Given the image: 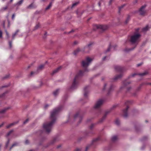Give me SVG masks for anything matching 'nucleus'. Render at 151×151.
<instances>
[{
	"label": "nucleus",
	"mask_w": 151,
	"mask_h": 151,
	"mask_svg": "<svg viewBox=\"0 0 151 151\" xmlns=\"http://www.w3.org/2000/svg\"><path fill=\"white\" fill-rule=\"evenodd\" d=\"M62 108L63 106H60L54 109L51 112L49 121L45 122L43 126L44 129L47 133H49L51 131L52 127L56 122L57 114Z\"/></svg>",
	"instance_id": "1"
},
{
	"label": "nucleus",
	"mask_w": 151,
	"mask_h": 151,
	"mask_svg": "<svg viewBox=\"0 0 151 151\" xmlns=\"http://www.w3.org/2000/svg\"><path fill=\"white\" fill-rule=\"evenodd\" d=\"M83 71L80 70L76 75L72 82V85L70 87V90H73L78 87L79 84L78 78L79 76L83 74Z\"/></svg>",
	"instance_id": "2"
},
{
	"label": "nucleus",
	"mask_w": 151,
	"mask_h": 151,
	"mask_svg": "<svg viewBox=\"0 0 151 151\" xmlns=\"http://www.w3.org/2000/svg\"><path fill=\"white\" fill-rule=\"evenodd\" d=\"M92 43H90L87 45L86 46L83 48H77L74 52V54L76 55L77 52H89L91 49Z\"/></svg>",
	"instance_id": "3"
},
{
	"label": "nucleus",
	"mask_w": 151,
	"mask_h": 151,
	"mask_svg": "<svg viewBox=\"0 0 151 151\" xmlns=\"http://www.w3.org/2000/svg\"><path fill=\"white\" fill-rule=\"evenodd\" d=\"M93 58L89 57H86L82 62V65L83 67L85 68L87 67L93 60Z\"/></svg>",
	"instance_id": "4"
},
{
	"label": "nucleus",
	"mask_w": 151,
	"mask_h": 151,
	"mask_svg": "<svg viewBox=\"0 0 151 151\" xmlns=\"http://www.w3.org/2000/svg\"><path fill=\"white\" fill-rule=\"evenodd\" d=\"M141 35L139 33L134 34L131 37L130 41L132 43H138L140 40Z\"/></svg>",
	"instance_id": "5"
},
{
	"label": "nucleus",
	"mask_w": 151,
	"mask_h": 151,
	"mask_svg": "<svg viewBox=\"0 0 151 151\" xmlns=\"http://www.w3.org/2000/svg\"><path fill=\"white\" fill-rule=\"evenodd\" d=\"M104 101L102 99H100L96 103L94 106V108L95 109L99 108L102 105Z\"/></svg>",
	"instance_id": "6"
},
{
	"label": "nucleus",
	"mask_w": 151,
	"mask_h": 151,
	"mask_svg": "<svg viewBox=\"0 0 151 151\" xmlns=\"http://www.w3.org/2000/svg\"><path fill=\"white\" fill-rule=\"evenodd\" d=\"M130 103V102L129 101H127L125 102V104L127 106V107L125 109H124L123 111V115L124 117H126L128 116L127 110L129 108V107L127 106L128 104Z\"/></svg>",
	"instance_id": "7"
},
{
	"label": "nucleus",
	"mask_w": 151,
	"mask_h": 151,
	"mask_svg": "<svg viewBox=\"0 0 151 151\" xmlns=\"http://www.w3.org/2000/svg\"><path fill=\"white\" fill-rule=\"evenodd\" d=\"M145 6H143L140 9L139 12L141 15H144L145 14L146 12V11L145 9Z\"/></svg>",
	"instance_id": "8"
},
{
	"label": "nucleus",
	"mask_w": 151,
	"mask_h": 151,
	"mask_svg": "<svg viewBox=\"0 0 151 151\" xmlns=\"http://www.w3.org/2000/svg\"><path fill=\"white\" fill-rule=\"evenodd\" d=\"M96 27L97 29H100L103 30H105L108 28V26L106 25H96Z\"/></svg>",
	"instance_id": "9"
},
{
	"label": "nucleus",
	"mask_w": 151,
	"mask_h": 151,
	"mask_svg": "<svg viewBox=\"0 0 151 151\" xmlns=\"http://www.w3.org/2000/svg\"><path fill=\"white\" fill-rule=\"evenodd\" d=\"M109 112V111H106L105 112L103 116L102 117L101 119H100L99 120V123L102 122L105 120L106 118L107 115L108 114Z\"/></svg>",
	"instance_id": "10"
},
{
	"label": "nucleus",
	"mask_w": 151,
	"mask_h": 151,
	"mask_svg": "<svg viewBox=\"0 0 151 151\" xmlns=\"http://www.w3.org/2000/svg\"><path fill=\"white\" fill-rule=\"evenodd\" d=\"M89 86H87L85 87L84 88V96L87 97L88 96V94L89 92Z\"/></svg>",
	"instance_id": "11"
},
{
	"label": "nucleus",
	"mask_w": 151,
	"mask_h": 151,
	"mask_svg": "<svg viewBox=\"0 0 151 151\" xmlns=\"http://www.w3.org/2000/svg\"><path fill=\"white\" fill-rule=\"evenodd\" d=\"M115 70L118 72H121L123 70V68L119 66H116L115 67Z\"/></svg>",
	"instance_id": "12"
},
{
	"label": "nucleus",
	"mask_w": 151,
	"mask_h": 151,
	"mask_svg": "<svg viewBox=\"0 0 151 151\" xmlns=\"http://www.w3.org/2000/svg\"><path fill=\"white\" fill-rule=\"evenodd\" d=\"M60 89H57L55 91L53 92V94L54 96H56L57 95H58L60 92Z\"/></svg>",
	"instance_id": "13"
},
{
	"label": "nucleus",
	"mask_w": 151,
	"mask_h": 151,
	"mask_svg": "<svg viewBox=\"0 0 151 151\" xmlns=\"http://www.w3.org/2000/svg\"><path fill=\"white\" fill-rule=\"evenodd\" d=\"M9 108V107H7L1 110H0V113L4 114Z\"/></svg>",
	"instance_id": "14"
},
{
	"label": "nucleus",
	"mask_w": 151,
	"mask_h": 151,
	"mask_svg": "<svg viewBox=\"0 0 151 151\" xmlns=\"http://www.w3.org/2000/svg\"><path fill=\"white\" fill-rule=\"evenodd\" d=\"M122 76V74H120L119 75H118L115 76L113 78V81H116L117 79L120 78Z\"/></svg>",
	"instance_id": "15"
},
{
	"label": "nucleus",
	"mask_w": 151,
	"mask_h": 151,
	"mask_svg": "<svg viewBox=\"0 0 151 151\" xmlns=\"http://www.w3.org/2000/svg\"><path fill=\"white\" fill-rule=\"evenodd\" d=\"M74 118L75 119H76L78 118L79 120L81 119V116L79 113H77L74 116Z\"/></svg>",
	"instance_id": "16"
},
{
	"label": "nucleus",
	"mask_w": 151,
	"mask_h": 151,
	"mask_svg": "<svg viewBox=\"0 0 151 151\" xmlns=\"http://www.w3.org/2000/svg\"><path fill=\"white\" fill-rule=\"evenodd\" d=\"M17 122H14V123H11V124H9V125H7L6 126V128H9L10 127H11L12 126L14 125V124H17Z\"/></svg>",
	"instance_id": "17"
},
{
	"label": "nucleus",
	"mask_w": 151,
	"mask_h": 151,
	"mask_svg": "<svg viewBox=\"0 0 151 151\" xmlns=\"http://www.w3.org/2000/svg\"><path fill=\"white\" fill-rule=\"evenodd\" d=\"M60 68H61V67H59L57 68V69H56L55 70H54L53 71L52 73V75H53L55 73H57Z\"/></svg>",
	"instance_id": "18"
},
{
	"label": "nucleus",
	"mask_w": 151,
	"mask_h": 151,
	"mask_svg": "<svg viewBox=\"0 0 151 151\" xmlns=\"http://www.w3.org/2000/svg\"><path fill=\"white\" fill-rule=\"evenodd\" d=\"M117 139V137L116 136H113L111 138V140L113 142L116 141Z\"/></svg>",
	"instance_id": "19"
},
{
	"label": "nucleus",
	"mask_w": 151,
	"mask_h": 151,
	"mask_svg": "<svg viewBox=\"0 0 151 151\" xmlns=\"http://www.w3.org/2000/svg\"><path fill=\"white\" fill-rule=\"evenodd\" d=\"M114 86L112 85H111L109 87V89H108L109 92L113 90V89Z\"/></svg>",
	"instance_id": "20"
},
{
	"label": "nucleus",
	"mask_w": 151,
	"mask_h": 151,
	"mask_svg": "<svg viewBox=\"0 0 151 151\" xmlns=\"http://www.w3.org/2000/svg\"><path fill=\"white\" fill-rule=\"evenodd\" d=\"M108 86V83H105L104 84L103 88V90H105L107 87Z\"/></svg>",
	"instance_id": "21"
},
{
	"label": "nucleus",
	"mask_w": 151,
	"mask_h": 151,
	"mask_svg": "<svg viewBox=\"0 0 151 151\" xmlns=\"http://www.w3.org/2000/svg\"><path fill=\"white\" fill-rule=\"evenodd\" d=\"M148 29H149V27L148 26H147L143 29L142 31L143 32L146 31L148 30Z\"/></svg>",
	"instance_id": "22"
},
{
	"label": "nucleus",
	"mask_w": 151,
	"mask_h": 151,
	"mask_svg": "<svg viewBox=\"0 0 151 151\" xmlns=\"http://www.w3.org/2000/svg\"><path fill=\"white\" fill-rule=\"evenodd\" d=\"M52 6V3L51 2L50 3L49 5L45 8L46 10H48L50 9Z\"/></svg>",
	"instance_id": "23"
},
{
	"label": "nucleus",
	"mask_w": 151,
	"mask_h": 151,
	"mask_svg": "<svg viewBox=\"0 0 151 151\" xmlns=\"http://www.w3.org/2000/svg\"><path fill=\"white\" fill-rule=\"evenodd\" d=\"M115 123L117 125H119L120 123L119 120L118 119H116L115 121Z\"/></svg>",
	"instance_id": "24"
},
{
	"label": "nucleus",
	"mask_w": 151,
	"mask_h": 151,
	"mask_svg": "<svg viewBox=\"0 0 151 151\" xmlns=\"http://www.w3.org/2000/svg\"><path fill=\"white\" fill-rule=\"evenodd\" d=\"M44 65H40L38 68L37 70H41L44 68Z\"/></svg>",
	"instance_id": "25"
},
{
	"label": "nucleus",
	"mask_w": 151,
	"mask_h": 151,
	"mask_svg": "<svg viewBox=\"0 0 151 151\" xmlns=\"http://www.w3.org/2000/svg\"><path fill=\"white\" fill-rule=\"evenodd\" d=\"M147 73V72H145L143 73L139 74L138 75L140 76H143L145 75Z\"/></svg>",
	"instance_id": "26"
},
{
	"label": "nucleus",
	"mask_w": 151,
	"mask_h": 151,
	"mask_svg": "<svg viewBox=\"0 0 151 151\" xmlns=\"http://www.w3.org/2000/svg\"><path fill=\"white\" fill-rule=\"evenodd\" d=\"M23 0H21L20 1H19V2H18L16 5H20L23 2Z\"/></svg>",
	"instance_id": "27"
},
{
	"label": "nucleus",
	"mask_w": 151,
	"mask_h": 151,
	"mask_svg": "<svg viewBox=\"0 0 151 151\" xmlns=\"http://www.w3.org/2000/svg\"><path fill=\"white\" fill-rule=\"evenodd\" d=\"M18 30H17L14 34H13L12 35V39H13L15 36L17 34V32H18Z\"/></svg>",
	"instance_id": "28"
},
{
	"label": "nucleus",
	"mask_w": 151,
	"mask_h": 151,
	"mask_svg": "<svg viewBox=\"0 0 151 151\" xmlns=\"http://www.w3.org/2000/svg\"><path fill=\"white\" fill-rule=\"evenodd\" d=\"M13 130H11L7 134V136H9L13 132Z\"/></svg>",
	"instance_id": "29"
},
{
	"label": "nucleus",
	"mask_w": 151,
	"mask_h": 151,
	"mask_svg": "<svg viewBox=\"0 0 151 151\" xmlns=\"http://www.w3.org/2000/svg\"><path fill=\"white\" fill-rule=\"evenodd\" d=\"M40 26V24H39L36 25L34 28V30L37 29Z\"/></svg>",
	"instance_id": "30"
},
{
	"label": "nucleus",
	"mask_w": 151,
	"mask_h": 151,
	"mask_svg": "<svg viewBox=\"0 0 151 151\" xmlns=\"http://www.w3.org/2000/svg\"><path fill=\"white\" fill-rule=\"evenodd\" d=\"M78 2H75L74 3H73L72 5V7L71 8H73V7L74 6H76L78 4Z\"/></svg>",
	"instance_id": "31"
},
{
	"label": "nucleus",
	"mask_w": 151,
	"mask_h": 151,
	"mask_svg": "<svg viewBox=\"0 0 151 151\" xmlns=\"http://www.w3.org/2000/svg\"><path fill=\"white\" fill-rule=\"evenodd\" d=\"M49 106V105H48V104H45L44 106V108L45 109H47Z\"/></svg>",
	"instance_id": "32"
},
{
	"label": "nucleus",
	"mask_w": 151,
	"mask_h": 151,
	"mask_svg": "<svg viewBox=\"0 0 151 151\" xmlns=\"http://www.w3.org/2000/svg\"><path fill=\"white\" fill-rule=\"evenodd\" d=\"M17 143H14L12 146L10 147V150H11L12 148L15 146H17Z\"/></svg>",
	"instance_id": "33"
},
{
	"label": "nucleus",
	"mask_w": 151,
	"mask_h": 151,
	"mask_svg": "<svg viewBox=\"0 0 151 151\" xmlns=\"http://www.w3.org/2000/svg\"><path fill=\"white\" fill-rule=\"evenodd\" d=\"M7 8V6H6L5 7H3V8H2L1 9V10L2 11H4V10H6Z\"/></svg>",
	"instance_id": "34"
},
{
	"label": "nucleus",
	"mask_w": 151,
	"mask_h": 151,
	"mask_svg": "<svg viewBox=\"0 0 151 151\" xmlns=\"http://www.w3.org/2000/svg\"><path fill=\"white\" fill-rule=\"evenodd\" d=\"M33 4H31L28 7V8H33Z\"/></svg>",
	"instance_id": "35"
},
{
	"label": "nucleus",
	"mask_w": 151,
	"mask_h": 151,
	"mask_svg": "<svg viewBox=\"0 0 151 151\" xmlns=\"http://www.w3.org/2000/svg\"><path fill=\"white\" fill-rule=\"evenodd\" d=\"M127 83H128V84H129V82H126L125 81L124 82H123V85L124 86H126L127 85Z\"/></svg>",
	"instance_id": "36"
},
{
	"label": "nucleus",
	"mask_w": 151,
	"mask_h": 151,
	"mask_svg": "<svg viewBox=\"0 0 151 151\" xmlns=\"http://www.w3.org/2000/svg\"><path fill=\"white\" fill-rule=\"evenodd\" d=\"M29 121V119H27L25 121H24L23 122L24 124H26Z\"/></svg>",
	"instance_id": "37"
},
{
	"label": "nucleus",
	"mask_w": 151,
	"mask_h": 151,
	"mask_svg": "<svg viewBox=\"0 0 151 151\" xmlns=\"http://www.w3.org/2000/svg\"><path fill=\"white\" fill-rule=\"evenodd\" d=\"M106 58H107V59H109V58L108 57H107L106 56H105V57H104L103 58V60H106Z\"/></svg>",
	"instance_id": "38"
},
{
	"label": "nucleus",
	"mask_w": 151,
	"mask_h": 151,
	"mask_svg": "<svg viewBox=\"0 0 151 151\" xmlns=\"http://www.w3.org/2000/svg\"><path fill=\"white\" fill-rule=\"evenodd\" d=\"M9 46L10 48H11L12 47V42H9Z\"/></svg>",
	"instance_id": "39"
},
{
	"label": "nucleus",
	"mask_w": 151,
	"mask_h": 151,
	"mask_svg": "<svg viewBox=\"0 0 151 151\" xmlns=\"http://www.w3.org/2000/svg\"><path fill=\"white\" fill-rule=\"evenodd\" d=\"M113 47V46H110L109 47V48L108 49V50H107V51H109L110 50V49H111Z\"/></svg>",
	"instance_id": "40"
},
{
	"label": "nucleus",
	"mask_w": 151,
	"mask_h": 151,
	"mask_svg": "<svg viewBox=\"0 0 151 151\" xmlns=\"http://www.w3.org/2000/svg\"><path fill=\"white\" fill-rule=\"evenodd\" d=\"M99 139V138H97L96 139H93V142H95L98 140Z\"/></svg>",
	"instance_id": "41"
},
{
	"label": "nucleus",
	"mask_w": 151,
	"mask_h": 151,
	"mask_svg": "<svg viewBox=\"0 0 151 151\" xmlns=\"http://www.w3.org/2000/svg\"><path fill=\"white\" fill-rule=\"evenodd\" d=\"M2 32L1 30H0V37H2Z\"/></svg>",
	"instance_id": "42"
},
{
	"label": "nucleus",
	"mask_w": 151,
	"mask_h": 151,
	"mask_svg": "<svg viewBox=\"0 0 151 151\" xmlns=\"http://www.w3.org/2000/svg\"><path fill=\"white\" fill-rule=\"evenodd\" d=\"M129 17H128L127 18V19L126 22H125V23H127V22H128V21H129Z\"/></svg>",
	"instance_id": "43"
},
{
	"label": "nucleus",
	"mask_w": 151,
	"mask_h": 151,
	"mask_svg": "<svg viewBox=\"0 0 151 151\" xmlns=\"http://www.w3.org/2000/svg\"><path fill=\"white\" fill-rule=\"evenodd\" d=\"M15 16V15L14 14L12 15V19H14V18Z\"/></svg>",
	"instance_id": "44"
},
{
	"label": "nucleus",
	"mask_w": 151,
	"mask_h": 151,
	"mask_svg": "<svg viewBox=\"0 0 151 151\" xmlns=\"http://www.w3.org/2000/svg\"><path fill=\"white\" fill-rule=\"evenodd\" d=\"M94 126V124H91V126L90 127V128L91 129L92 128V127H93Z\"/></svg>",
	"instance_id": "45"
},
{
	"label": "nucleus",
	"mask_w": 151,
	"mask_h": 151,
	"mask_svg": "<svg viewBox=\"0 0 151 151\" xmlns=\"http://www.w3.org/2000/svg\"><path fill=\"white\" fill-rule=\"evenodd\" d=\"M9 140H8L7 142V143H6V147H7L9 143Z\"/></svg>",
	"instance_id": "46"
},
{
	"label": "nucleus",
	"mask_w": 151,
	"mask_h": 151,
	"mask_svg": "<svg viewBox=\"0 0 151 151\" xmlns=\"http://www.w3.org/2000/svg\"><path fill=\"white\" fill-rule=\"evenodd\" d=\"M81 151V149L79 148H77L75 151Z\"/></svg>",
	"instance_id": "47"
},
{
	"label": "nucleus",
	"mask_w": 151,
	"mask_h": 151,
	"mask_svg": "<svg viewBox=\"0 0 151 151\" xmlns=\"http://www.w3.org/2000/svg\"><path fill=\"white\" fill-rule=\"evenodd\" d=\"M137 74L136 73H134L133 74H132L131 76L132 77H134V76L135 75H137Z\"/></svg>",
	"instance_id": "48"
},
{
	"label": "nucleus",
	"mask_w": 151,
	"mask_h": 151,
	"mask_svg": "<svg viewBox=\"0 0 151 151\" xmlns=\"http://www.w3.org/2000/svg\"><path fill=\"white\" fill-rule=\"evenodd\" d=\"M29 141L28 140H26L25 141V143L26 144H28L29 143Z\"/></svg>",
	"instance_id": "49"
},
{
	"label": "nucleus",
	"mask_w": 151,
	"mask_h": 151,
	"mask_svg": "<svg viewBox=\"0 0 151 151\" xmlns=\"http://www.w3.org/2000/svg\"><path fill=\"white\" fill-rule=\"evenodd\" d=\"M35 73V72H31V75H32Z\"/></svg>",
	"instance_id": "50"
},
{
	"label": "nucleus",
	"mask_w": 151,
	"mask_h": 151,
	"mask_svg": "<svg viewBox=\"0 0 151 151\" xmlns=\"http://www.w3.org/2000/svg\"><path fill=\"white\" fill-rule=\"evenodd\" d=\"M6 35H7V36L8 37L9 36V34H8V33L6 31Z\"/></svg>",
	"instance_id": "51"
},
{
	"label": "nucleus",
	"mask_w": 151,
	"mask_h": 151,
	"mask_svg": "<svg viewBox=\"0 0 151 151\" xmlns=\"http://www.w3.org/2000/svg\"><path fill=\"white\" fill-rule=\"evenodd\" d=\"M123 6H122L120 7H119V11H120V10H121V9L122 8H123Z\"/></svg>",
	"instance_id": "52"
},
{
	"label": "nucleus",
	"mask_w": 151,
	"mask_h": 151,
	"mask_svg": "<svg viewBox=\"0 0 151 151\" xmlns=\"http://www.w3.org/2000/svg\"><path fill=\"white\" fill-rule=\"evenodd\" d=\"M88 70L87 68H86L84 70L85 71H88Z\"/></svg>",
	"instance_id": "53"
},
{
	"label": "nucleus",
	"mask_w": 151,
	"mask_h": 151,
	"mask_svg": "<svg viewBox=\"0 0 151 151\" xmlns=\"http://www.w3.org/2000/svg\"><path fill=\"white\" fill-rule=\"evenodd\" d=\"M88 147H86V151H87L88 149Z\"/></svg>",
	"instance_id": "54"
},
{
	"label": "nucleus",
	"mask_w": 151,
	"mask_h": 151,
	"mask_svg": "<svg viewBox=\"0 0 151 151\" xmlns=\"http://www.w3.org/2000/svg\"><path fill=\"white\" fill-rule=\"evenodd\" d=\"M98 4L99 6H100L101 5V3L100 2H99L98 3Z\"/></svg>",
	"instance_id": "55"
},
{
	"label": "nucleus",
	"mask_w": 151,
	"mask_h": 151,
	"mask_svg": "<svg viewBox=\"0 0 151 151\" xmlns=\"http://www.w3.org/2000/svg\"><path fill=\"white\" fill-rule=\"evenodd\" d=\"M112 0H110L109 1V4H111V2L112 1Z\"/></svg>",
	"instance_id": "56"
},
{
	"label": "nucleus",
	"mask_w": 151,
	"mask_h": 151,
	"mask_svg": "<svg viewBox=\"0 0 151 151\" xmlns=\"http://www.w3.org/2000/svg\"><path fill=\"white\" fill-rule=\"evenodd\" d=\"M74 31V30H72L71 31H70L69 33H70L72 32H73Z\"/></svg>",
	"instance_id": "57"
},
{
	"label": "nucleus",
	"mask_w": 151,
	"mask_h": 151,
	"mask_svg": "<svg viewBox=\"0 0 151 151\" xmlns=\"http://www.w3.org/2000/svg\"><path fill=\"white\" fill-rule=\"evenodd\" d=\"M131 88L129 87L127 88V90L129 91L130 89Z\"/></svg>",
	"instance_id": "58"
},
{
	"label": "nucleus",
	"mask_w": 151,
	"mask_h": 151,
	"mask_svg": "<svg viewBox=\"0 0 151 151\" xmlns=\"http://www.w3.org/2000/svg\"><path fill=\"white\" fill-rule=\"evenodd\" d=\"M141 65V64H138L137 65L138 66H140Z\"/></svg>",
	"instance_id": "59"
},
{
	"label": "nucleus",
	"mask_w": 151,
	"mask_h": 151,
	"mask_svg": "<svg viewBox=\"0 0 151 151\" xmlns=\"http://www.w3.org/2000/svg\"><path fill=\"white\" fill-rule=\"evenodd\" d=\"M3 124H1V125H0V127H1L3 125Z\"/></svg>",
	"instance_id": "60"
},
{
	"label": "nucleus",
	"mask_w": 151,
	"mask_h": 151,
	"mask_svg": "<svg viewBox=\"0 0 151 151\" xmlns=\"http://www.w3.org/2000/svg\"><path fill=\"white\" fill-rule=\"evenodd\" d=\"M3 27H4V23L3 24Z\"/></svg>",
	"instance_id": "61"
},
{
	"label": "nucleus",
	"mask_w": 151,
	"mask_h": 151,
	"mask_svg": "<svg viewBox=\"0 0 151 151\" xmlns=\"http://www.w3.org/2000/svg\"><path fill=\"white\" fill-rule=\"evenodd\" d=\"M13 1V0H10V1L11 2H12Z\"/></svg>",
	"instance_id": "62"
},
{
	"label": "nucleus",
	"mask_w": 151,
	"mask_h": 151,
	"mask_svg": "<svg viewBox=\"0 0 151 151\" xmlns=\"http://www.w3.org/2000/svg\"><path fill=\"white\" fill-rule=\"evenodd\" d=\"M74 43H75V44H76V42H75Z\"/></svg>",
	"instance_id": "63"
},
{
	"label": "nucleus",
	"mask_w": 151,
	"mask_h": 151,
	"mask_svg": "<svg viewBox=\"0 0 151 151\" xmlns=\"http://www.w3.org/2000/svg\"><path fill=\"white\" fill-rule=\"evenodd\" d=\"M29 151H32V150H30Z\"/></svg>",
	"instance_id": "64"
}]
</instances>
